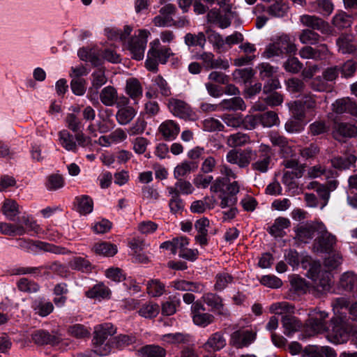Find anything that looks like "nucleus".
Here are the masks:
<instances>
[{
  "label": "nucleus",
  "mask_w": 357,
  "mask_h": 357,
  "mask_svg": "<svg viewBox=\"0 0 357 357\" xmlns=\"http://www.w3.org/2000/svg\"><path fill=\"white\" fill-rule=\"evenodd\" d=\"M116 328L111 323H105L95 327L93 344L94 352L100 356H105L109 353L110 347L105 344L106 340L114 335Z\"/></svg>",
  "instance_id": "nucleus-1"
},
{
  "label": "nucleus",
  "mask_w": 357,
  "mask_h": 357,
  "mask_svg": "<svg viewBox=\"0 0 357 357\" xmlns=\"http://www.w3.org/2000/svg\"><path fill=\"white\" fill-rule=\"evenodd\" d=\"M296 51V46L287 35L279 36L276 40L268 46L264 52L266 58L280 56L284 54H291Z\"/></svg>",
  "instance_id": "nucleus-2"
},
{
  "label": "nucleus",
  "mask_w": 357,
  "mask_h": 357,
  "mask_svg": "<svg viewBox=\"0 0 357 357\" xmlns=\"http://www.w3.org/2000/svg\"><path fill=\"white\" fill-rule=\"evenodd\" d=\"M336 236L330 233L323 224L312 245L315 252L330 253L333 251L336 245Z\"/></svg>",
  "instance_id": "nucleus-3"
},
{
  "label": "nucleus",
  "mask_w": 357,
  "mask_h": 357,
  "mask_svg": "<svg viewBox=\"0 0 357 357\" xmlns=\"http://www.w3.org/2000/svg\"><path fill=\"white\" fill-rule=\"evenodd\" d=\"M173 55L174 53L168 47L149 50L147 53L146 67L150 71L157 72L158 70V63L165 64L168 59Z\"/></svg>",
  "instance_id": "nucleus-4"
},
{
  "label": "nucleus",
  "mask_w": 357,
  "mask_h": 357,
  "mask_svg": "<svg viewBox=\"0 0 357 357\" xmlns=\"http://www.w3.org/2000/svg\"><path fill=\"white\" fill-rule=\"evenodd\" d=\"M149 34V31L146 30H139L138 35L132 37L128 41L127 47L133 59L138 61L143 59Z\"/></svg>",
  "instance_id": "nucleus-5"
},
{
  "label": "nucleus",
  "mask_w": 357,
  "mask_h": 357,
  "mask_svg": "<svg viewBox=\"0 0 357 357\" xmlns=\"http://www.w3.org/2000/svg\"><path fill=\"white\" fill-rule=\"evenodd\" d=\"M48 274L50 271L62 277L66 278L68 275V270L66 266L59 262L54 261L50 264H47L39 267H21L17 269V274H36L40 275L42 270Z\"/></svg>",
  "instance_id": "nucleus-6"
},
{
  "label": "nucleus",
  "mask_w": 357,
  "mask_h": 357,
  "mask_svg": "<svg viewBox=\"0 0 357 357\" xmlns=\"http://www.w3.org/2000/svg\"><path fill=\"white\" fill-rule=\"evenodd\" d=\"M129 98L122 96H120L119 102L116 107L118 110L116 113V120L119 124L126 126L130 123L137 114V110L129 105Z\"/></svg>",
  "instance_id": "nucleus-7"
},
{
  "label": "nucleus",
  "mask_w": 357,
  "mask_h": 357,
  "mask_svg": "<svg viewBox=\"0 0 357 357\" xmlns=\"http://www.w3.org/2000/svg\"><path fill=\"white\" fill-rule=\"evenodd\" d=\"M256 156V153L250 148L237 151L231 149L226 155V160L234 165H237L240 168H245L249 165L251 160Z\"/></svg>",
  "instance_id": "nucleus-8"
},
{
  "label": "nucleus",
  "mask_w": 357,
  "mask_h": 357,
  "mask_svg": "<svg viewBox=\"0 0 357 357\" xmlns=\"http://www.w3.org/2000/svg\"><path fill=\"white\" fill-rule=\"evenodd\" d=\"M269 139L272 145L278 149V154L284 158H290L294 156L295 150L290 144L289 140L278 132H271L269 135Z\"/></svg>",
  "instance_id": "nucleus-9"
},
{
  "label": "nucleus",
  "mask_w": 357,
  "mask_h": 357,
  "mask_svg": "<svg viewBox=\"0 0 357 357\" xmlns=\"http://www.w3.org/2000/svg\"><path fill=\"white\" fill-rule=\"evenodd\" d=\"M204 303L211 308V311L218 315L227 318L230 316L229 310L225 306L223 299L213 293H206L202 296Z\"/></svg>",
  "instance_id": "nucleus-10"
},
{
  "label": "nucleus",
  "mask_w": 357,
  "mask_h": 357,
  "mask_svg": "<svg viewBox=\"0 0 357 357\" xmlns=\"http://www.w3.org/2000/svg\"><path fill=\"white\" fill-rule=\"evenodd\" d=\"M256 338V334L250 330H238L232 333L229 344L237 349L247 347Z\"/></svg>",
  "instance_id": "nucleus-11"
},
{
  "label": "nucleus",
  "mask_w": 357,
  "mask_h": 357,
  "mask_svg": "<svg viewBox=\"0 0 357 357\" xmlns=\"http://www.w3.org/2000/svg\"><path fill=\"white\" fill-rule=\"evenodd\" d=\"M259 158L252 164V167L254 170L264 173L268 169L273 155L272 150L268 145L261 144L259 147Z\"/></svg>",
  "instance_id": "nucleus-12"
},
{
  "label": "nucleus",
  "mask_w": 357,
  "mask_h": 357,
  "mask_svg": "<svg viewBox=\"0 0 357 357\" xmlns=\"http://www.w3.org/2000/svg\"><path fill=\"white\" fill-rule=\"evenodd\" d=\"M322 222L307 223L298 227L296 229L297 238L303 243H308L313 237L318 234L321 229Z\"/></svg>",
  "instance_id": "nucleus-13"
},
{
  "label": "nucleus",
  "mask_w": 357,
  "mask_h": 357,
  "mask_svg": "<svg viewBox=\"0 0 357 357\" xmlns=\"http://www.w3.org/2000/svg\"><path fill=\"white\" fill-rule=\"evenodd\" d=\"M240 186L238 181H233L226 185L224 195H221V208H225L229 206H234L237 202L236 195L239 192Z\"/></svg>",
  "instance_id": "nucleus-14"
},
{
  "label": "nucleus",
  "mask_w": 357,
  "mask_h": 357,
  "mask_svg": "<svg viewBox=\"0 0 357 357\" xmlns=\"http://www.w3.org/2000/svg\"><path fill=\"white\" fill-rule=\"evenodd\" d=\"M168 107L174 115L183 119H191L193 112L190 107L184 101L172 98L169 100Z\"/></svg>",
  "instance_id": "nucleus-15"
},
{
  "label": "nucleus",
  "mask_w": 357,
  "mask_h": 357,
  "mask_svg": "<svg viewBox=\"0 0 357 357\" xmlns=\"http://www.w3.org/2000/svg\"><path fill=\"white\" fill-rule=\"evenodd\" d=\"M299 20L303 26H307L311 30H317L325 33L328 29V22L317 15L305 14L301 15Z\"/></svg>",
  "instance_id": "nucleus-16"
},
{
  "label": "nucleus",
  "mask_w": 357,
  "mask_h": 357,
  "mask_svg": "<svg viewBox=\"0 0 357 357\" xmlns=\"http://www.w3.org/2000/svg\"><path fill=\"white\" fill-rule=\"evenodd\" d=\"M339 52L342 54H351L356 50L355 36L351 33H342L336 40Z\"/></svg>",
  "instance_id": "nucleus-17"
},
{
  "label": "nucleus",
  "mask_w": 357,
  "mask_h": 357,
  "mask_svg": "<svg viewBox=\"0 0 357 357\" xmlns=\"http://www.w3.org/2000/svg\"><path fill=\"white\" fill-rule=\"evenodd\" d=\"M333 135L338 141H341L344 137H354L357 136V128L351 123H339L335 124Z\"/></svg>",
  "instance_id": "nucleus-18"
},
{
  "label": "nucleus",
  "mask_w": 357,
  "mask_h": 357,
  "mask_svg": "<svg viewBox=\"0 0 357 357\" xmlns=\"http://www.w3.org/2000/svg\"><path fill=\"white\" fill-rule=\"evenodd\" d=\"M333 109L337 114L349 113L357 116V104L349 98L337 100L333 104Z\"/></svg>",
  "instance_id": "nucleus-19"
},
{
  "label": "nucleus",
  "mask_w": 357,
  "mask_h": 357,
  "mask_svg": "<svg viewBox=\"0 0 357 357\" xmlns=\"http://www.w3.org/2000/svg\"><path fill=\"white\" fill-rule=\"evenodd\" d=\"M99 98L102 104L107 107L117 106L120 100L116 89L112 86L104 87L100 92Z\"/></svg>",
  "instance_id": "nucleus-20"
},
{
  "label": "nucleus",
  "mask_w": 357,
  "mask_h": 357,
  "mask_svg": "<svg viewBox=\"0 0 357 357\" xmlns=\"http://www.w3.org/2000/svg\"><path fill=\"white\" fill-rule=\"evenodd\" d=\"M176 179V182L174 185L167 187L169 195L180 196L181 194L190 195L193 192L195 189L190 181L183 178Z\"/></svg>",
  "instance_id": "nucleus-21"
},
{
  "label": "nucleus",
  "mask_w": 357,
  "mask_h": 357,
  "mask_svg": "<svg viewBox=\"0 0 357 357\" xmlns=\"http://www.w3.org/2000/svg\"><path fill=\"white\" fill-rule=\"evenodd\" d=\"M328 317V313L324 311H319L314 317L308 320V326L317 333H323L328 329L325 319Z\"/></svg>",
  "instance_id": "nucleus-22"
},
{
  "label": "nucleus",
  "mask_w": 357,
  "mask_h": 357,
  "mask_svg": "<svg viewBox=\"0 0 357 357\" xmlns=\"http://www.w3.org/2000/svg\"><path fill=\"white\" fill-rule=\"evenodd\" d=\"M179 131L178 125L172 120L165 121L159 126V132L166 140L174 139Z\"/></svg>",
  "instance_id": "nucleus-23"
},
{
  "label": "nucleus",
  "mask_w": 357,
  "mask_h": 357,
  "mask_svg": "<svg viewBox=\"0 0 357 357\" xmlns=\"http://www.w3.org/2000/svg\"><path fill=\"white\" fill-rule=\"evenodd\" d=\"M31 339L34 343L40 345L48 344L56 345L60 342L59 337L43 330H38L32 333Z\"/></svg>",
  "instance_id": "nucleus-24"
},
{
  "label": "nucleus",
  "mask_w": 357,
  "mask_h": 357,
  "mask_svg": "<svg viewBox=\"0 0 357 357\" xmlns=\"http://www.w3.org/2000/svg\"><path fill=\"white\" fill-rule=\"evenodd\" d=\"M219 106L222 109L229 111H244L246 109V105L244 100L239 96L224 99L220 102Z\"/></svg>",
  "instance_id": "nucleus-25"
},
{
  "label": "nucleus",
  "mask_w": 357,
  "mask_h": 357,
  "mask_svg": "<svg viewBox=\"0 0 357 357\" xmlns=\"http://www.w3.org/2000/svg\"><path fill=\"white\" fill-rule=\"evenodd\" d=\"M342 320L340 318H333L331 320V335L333 342L340 343L347 337L346 329L342 325Z\"/></svg>",
  "instance_id": "nucleus-26"
},
{
  "label": "nucleus",
  "mask_w": 357,
  "mask_h": 357,
  "mask_svg": "<svg viewBox=\"0 0 357 357\" xmlns=\"http://www.w3.org/2000/svg\"><path fill=\"white\" fill-rule=\"evenodd\" d=\"M172 285L175 289L178 291H192L195 293L202 292L204 289L201 283L189 282L184 280L173 281Z\"/></svg>",
  "instance_id": "nucleus-27"
},
{
  "label": "nucleus",
  "mask_w": 357,
  "mask_h": 357,
  "mask_svg": "<svg viewBox=\"0 0 357 357\" xmlns=\"http://www.w3.org/2000/svg\"><path fill=\"white\" fill-rule=\"evenodd\" d=\"M126 92L132 100H139L143 93L142 84L135 78L128 79L126 81Z\"/></svg>",
  "instance_id": "nucleus-28"
},
{
  "label": "nucleus",
  "mask_w": 357,
  "mask_h": 357,
  "mask_svg": "<svg viewBox=\"0 0 357 357\" xmlns=\"http://www.w3.org/2000/svg\"><path fill=\"white\" fill-rule=\"evenodd\" d=\"M225 345L226 340L224 334L222 332H216L209 337L204 347L206 349L219 351L224 348Z\"/></svg>",
  "instance_id": "nucleus-29"
},
{
  "label": "nucleus",
  "mask_w": 357,
  "mask_h": 357,
  "mask_svg": "<svg viewBox=\"0 0 357 357\" xmlns=\"http://www.w3.org/2000/svg\"><path fill=\"white\" fill-rule=\"evenodd\" d=\"M273 3L268 6L267 13L273 17H284L289 9L287 3L283 0H275Z\"/></svg>",
  "instance_id": "nucleus-30"
},
{
  "label": "nucleus",
  "mask_w": 357,
  "mask_h": 357,
  "mask_svg": "<svg viewBox=\"0 0 357 357\" xmlns=\"http://www.w3.org/2000/svg\"><path fill=\"white\" fill-rule=\"evenodd\" d=\"M290 226V221L287 218L279 217L275 220L273 225L268 229V233L275 237H281L284 234V229Z\"/></svg>",
  "instance_id": "nucleus-31"
},
{
  "label": "nucleus",
  "mask_w": 357,
  "mask_h": 357,
  "mask_svg": "<svg viewBox=\"0 0 357 357\" xmlns=\"http://www.w3.org/2000/svg\"><path fill=\"white\" fill-rule=\"evenodd\" d=\"M281 321L284 328V333L287 336L297 331L301 327L300 321L293 314L284 315Z\"/></svg>",
  "instance_id": "nucleus-32"
},
{
  "label": "nucleus",
  "mask_w": 357,
  "mask_h": 357,
  "mask_svg": "<svg viewBox=\"0 0 357 357\" xmlns=\"http://www.w3.org/2000/svg\"><path fill=\"white\" fill-rule=\"evenodd\" d=\"M197 163L194 161H183L174 168V176L175 178H182L197 169Z\"/></svg>",
  "instance_id": "nucleus-33"
},
{
  "label": "nucleus",
  "mask_w": 357,
  "mask_h": 357,
  "mask_svg": "<svg viewBox=\"0 0 357 357\" xmlns=\"http://www.w3.org/2000/svg\"><path fill=\"white\" fill-rule=\"evenodd\" d=\"M357 157L353 154L342 157H334L331 159V163L333 167L337 169H347L356 162Z\"/></svg>",
  "instance_id": "nucleus-34"
},
{
  "label": "nucleus",
  "mask_w": 357,
  "mask_h": 357,
  "mask_svg": "<svg viewBox=\"0 0 357 357\" xmlns=\"http://www.w3.org/2000/svg\"><path fill=\"white\" fill-rule=\"evenodd\" d=\"M307 188L309 189L314 190L317 192L321 201V209L325 207L327 205L330 198V193L328 192L327 188L325 187V185L321 184L316 181H313L309 183Z\"/></svg>",
  "instance_id": "nucleus-35"
},
{
  "label": "nucleus",
  "mask_w": 357,
  "mask_h": 357,
  "mask_svg": "<svg viewBox=\"0 0 357 357\" xmlns=\"http://www.w3.org/2000/svg\"><path fill=\"white\" fill-rule=\"evenodd\" d=\"M61 145L67 151L76 152L77 144L75 141V135L70 134L67 130H62L59 132Z\"/></svg>",
  "instance_id": "nucleus-36"
},
{
  "label": "nucleus",
  "mask_w": 357,
  "mask_h": 357,
  "mask_svg": "<svg viewBox=\"0 0 357 357\" xmlns=\"http://www.w3.org/2000/svg\"><path fill=\"white\" fill-rule=\"evenodd\" d=\"M333 24L339 29L349 28L353 23V17L344 11H339L333 17Z\"/></svg>",
  "instance_id": "nucleus-37"
},
{
  "label": "nucleus",
  "mask_w": 357,
  "mask_h": 357,
  "mask_svg": "<svg viewBox=\"0 0 357 357\" xmlns=\"http://www.w3.org/2000/svg\"><path fill=\"white\" fill-rule=\"evenodd\" d=\"M340 287L348 291L357 290V275L353 272H347L342 275L340 280Z\"/></svg>",
  "instance_id": "nucleus-38"
},
{
  "label": "nucleus",
  "mask_w": 357,
  "mask_h": 357,
  "mask_svg": "<svg viewBox=\"0 0 357 357\" xmlns=\"http://www.w3.org/2000/svg\"><path fill=\"white\" fill-rule=\"evenodd\" d=\"M154 89L164 97H169L172 95L171 87L166 79L160 75H158L153 79Z\"/></svg>",
  "instance_id": "nucleus-39"
},
{
  "label": "nucleus",
  "mask_w": 357,
  "mask_h": 357,
  "mask_svg": "<svg viewBox=\"0 0 357 357\" xmlns=\"http://www.w3.org/2000/svg\"><path fill=\"white\" fill-rule=\"evenodd\" d=\"M309 357H335V351L329 347L312 346L306 349Z\"/></svg>",
  "instance_id": "nucleus-40"
},
{
  "label": "nucleus",
  "mask_w": 357,
  "mask_h": 357,
  "mask_svg": "<svg viewBox=\"0 0 357 357\" xmlns=\"http://www.w3.org/2000/svg\"><path fill=\"white\" fill-rule=\"evenodd\" d=\"M92 86L89 88V93L93 91L94 93H98V90L103 86L107 81L105 76V70L102 68H98L95 70L92 75Z\"/></svg>",
  "instance_id": "nucleus-41"
},
{
  "label": "nucleus",
  "mask_w": 357,
  "mask_h": 357,
  "mask_svg": "<svg viewBox=\"0 0 357 357\" xmlns=\"http://www.w3.org/2000/svg\"><path fill=\"white\" fill-rule=\"evenodd\" d=\"M270 310L272 313L283 317L284 315L294 314L295 307L292 304L282 301L272 304L270 307Z\"/></svg>",
  "instance_id": "nucleus-42"
},
{
  "label": "nucleus",
  "mask_w": 357,
  "mask_h": 357,
  "mask_svg": "<svg viewBox=\"0 0 357 357\" xmlns=\"http://www.w3.org/2000/svg\"><path fill=\"white\" fill-rule=\"evenodd\" d=\"M2 213L10 221H14L15 218L20 213L17 203L11 199H6L2 206Z\"/></svg>",
  "instance_id": "nucleus-43"
},
{
  "label": "nucleus",
  "mask_w": 357,
  "mask_h": 357,
  "mask_svg": "<svg viewBox=\"0 0 357 357\" xmlns=\"http://www.w3.org/2000/svg\"><path fill=\"white\" fill-rule=\"evenodd\" d=\"M0 231L8 236H22L26 233V229L20 224L15 225L6 222L0 223Z\"/></svg>",
  "instance_id": "nucleus-44"
},
{
  "label": "nucleus",
  "mask_w": 357,
  "mask_h": 357,
  "mask_svg": "<svg viewBox=\"0 0 357 357\" xmlns=\"http://www.w3.org/2000/svg\"><path fill=\"white\" fill-rule=\"evenodd\" d=\"M185 44L188 47L199 46L204 49L206 42V36L203 32H199L197 34L188 33L184 37Z\"/></svg>",
  "instance_id": "nucleus-45"
},
{
  "label": "nucleus",
  "mask_w": 357,
  "mask_h": 357,
  "mask_svg": "<svg viewBox=\"0 0 357 357\" xmlns=\"http://www.w3.org/2000/svg\"><path fill=\"white\" fill-rule=\"evenodd\" d=\"M160 312V307L157 303L149 302L143 304L138 310L139 314L146 319L157 317Z\"/></svg>",
  "instance_id": "nucleus-46"
},
{
  "label": "nucleus",
  "mask_w": 357,
  "mask_h": 357,
  "mask_svg": "<svg viewBox=\"0 0 357 357\" xmlns=\"http://www.w3.org/2000/svg\"><path fill=\"white\" fill-rule=\"evenodd\" d=\"M77 203V211L82 215H87L93 211V199L87 195H82L76 197Z\"/></svg>",
  "instance_id": "nucleus-47"
},
{
  "label": "nucleus",
  "mask_w": 357,
  "mask_h": 357,
  "mask_svg": "<svg viewBox=\"0 0 357 357\" xmlns=\"http://www.w3.org/2000/svg\"><path fill=\"white\" fill-rule=\"evenodd\" d=\"M250 141L248 135L242 132H237L230 135L227 139V144L231 148L243 146Z\"/></svg>",
  "instance_id": "nucleus-48"
},
{
  "label": "nucleus",
  "mask_w": 357,
  "mask_h": 357,
  "mask_svg": "<svg viewBox=\"0 0 357 357\" xmlns=\"http://www.w3.org/2000/svg\"><path fill=\"white\" fill-rule=\"evenodd\" d=\"M309 85L313 91L318 92H329L333 88L332 84L328 83L322 75L312 78Z\"/></svg>",
  "instance_id": "nucleus-49"
},
{
  "label": "nucleus",
  "mask_w": 357,
  "mask_h": 357,
  "mask_svg": "<svg viewBox=\"0 0 357 357\" xmlns=\"http://www.w3.org/2000/svg\"><path fill=\"white\" fill-rule=\"evenodd\" d=\"M139 352L142 357H165L166 351L158 345H146L143 347Z\"/></svg>",
  "instance_id": "nucleus-50"
},
{
  "label": "nucleus",
  "mask_w": 357,
  "mask_h": 357,
  "mask_svg": "<svg viewBox=\"0 0 357 357\" xmlns=\"http://www.w3.org/2000/svg\"><path fill=\"white\" fill-rule=\"evenodd\" d=\"M93 250L96 254L105 257L114 256L117 252L116 246L107 242L96 244Z\"/></svg>",
  "instance_id": "nucleus-51"
},
{
  "label": "nucleus",
  "mask_w": 357,
  "mask_h": 357,
  "mask_svg": "<svg viewBox=\"0 0 357 357\" xmlns=\"http://www.w3.org/2000/svg\"><path fill=\"white\" fill-rule=\"evenodd\" d=\"M110 294V291L104 284L100 283L93 286V288L85 292L86 296L90 298H106Z\"/></svg>",
  "instance_id": "nucleus-52"
},
{
  "label": "nucleus",
  "mask_w": 357,
  "mask_h": 357,
  "mask_svg": "<svg viewBox=\"0 0 357 357\" xmlns=\"http://www.w3.org/2000/svg\"><path fill=\"white\" fill-rule=\"evenodd\" d=\"M162 340L169 344H185L190 341V335L183 333H167L163 335Z\"/></svg>",
  "instance_id": "nucleus-53"
},
{
  "label": "nucleus",
  "mask_w": 357,
  "mask_h": 357,
  "mask_svg": "<svg viewBox=\"0 0 357 357\" xmlns=\"http://www.w3.org/2000/svg\"><path fill=\"white\" fill-rule=\"evenodd\" d=\"M284 256L287 262L294 268L298 267L301 262L303 266L305 267V261H308L309 260V257L307 256L302 257L295 250H288Z\"/></svg>",
  "instance_id": "nucleus-54"
},
{
  "label": "nucleus",
  "mask_w": 357,
  "mask_h": 357,
  "mask_svg": "<svg viewBox=\"0 0 357 357\" xmlns=\"http://www.w3.org/2000/svg\"><path fill=\"white\" fill-rule=\"evenodd\" d=\"M320 38L319 33L310 29H303L299 35V40L301 43L311 45L317 44Z\"/></svg>",
  "instance_id": "nucleus-55"
},
{
  "label": "nucleus",
  "mask_w": 357,
  "mask_h": 357,
  "mask_svg": "<svg viewBox=\"0 0 357 357\" xmlns=\"http://www.w3.org/2000/svg\"><path fill=\"white\" fill-rule=\"evenodd\" d=\"M207 39L212 44L214 49L222 50L225 46V40L222 36L218 32L208 29L206 31Z\"/></svg>",
  "instance_id": "nucleus-56"
},
{
  "label": "nucleus",
  "mask_w": 357,
  "mask_h": 357,
  "mask_svg": "<svg viewBox=\"0 0 357 357\" xmlns=\"http://www.w3.org/2000/svg\"><path fill=\"white\" fill-rule=\"evenodd\" d=\"M260 124L264 127L271 128L278 125L279 118L276 112L268 111L263 114H259Z\"/></svg>",
  "instance_id": "nucleus-57"
},
{
  "label": "nucleus",
  "mask_w": 357,
  "mask_h": 357,
  "mask_svg": "<svg viewBox=\"0 0 357 357\" xmlns=\"http://www.w3.org/2000/svg\"><path fill=\"white\" fill-rule=\"evenodd\" d=\"M181 301L176 296L169 297V300L162 304L161 311L165 316L174 314L176 311V307L179 306Z\"/></svg>",
  "instance_id": "nucleus-58"
},
{
  "label": "nucleus",
  "mask_w": 357,
  "mask_h": 357,
  "mask_svg": "<svg viewBox=\"0 0 357 357\" xmlns=\"http://www.w3.org/2000/svg\"><path fill=\"white\" fill-rule=\"evenodd\" d=\"M165 291V285L158 280H151L147 283V293L153 297L162 296Z\"/></svg>",
  "instance_id": "nucleus-59"
},
{
  "label": "nucleus",
  "mask_w": 357,
  "mask_h": 357,
  "mask_svg": "<svg viewBox=\"0 0 357 357\" xmlns=\"http://www.w3.org/2000/svg\"><path fill=\"white\" fill-rule=\"evenodd\" d=\"M334 172L332 170H328L324 166L321 165H317L308 168L307 175L310 178H316L320 177L322 175L326 176L327 178L330 176L333 177Z\"/></svg>",
  "instance_id": "nucleus-60"
},
{
  "label": "nucleus",
  "mask_w": 357,
  "mask_h": 357,
  "mask_svg": "<svg viewBox=\"0 0 357 357\" xmlns=\"http://www.w3.org/2000/svg\"><path fill=\"white\" fill-rule=\"evenodd\" d=\"M70 266L72 269L85 273L90 272L92 268L90 261L80 257H75L72 259L70 261Z\"/></svg>",
  "instance_id": "nucleus-61"
},
{
  "label": "nucleus",
  "mask_w": 357,
  "mask_h": 357,
  "mask_svg": "<svg viewBox=\"0 0 357 357\" xmlns=\"http://www.w3.org/2000/svg\"><path fill=\"white\" fill-rule=\"evenodd\" d=\"M64 183V178L61 175L53 174L47 177L45 186L47 190L54 191L63 188Z\"/></svg>",
  "instance_id": "nucleus-62"
},
{
  "label": "nucleus",
  "mask_w": 357,
  "mask_h": 357,
  "mask_svg": "<svg viewBox=\"0 0 357 357\" xmlns=\"http://www.w3.org/2000/svg\"><path fill=\"white\" fill-rule=\"evenodd\" d=\"M233 277L228 273H220L215 276L214 289L216 291H222L227 285L233 282Z\"/></svg>",
  "instance_id": "nucleus-63"
},
{
  "label": "nucleus",
  "mask_w": 357,
  "mask_h": 357,
  "mask_svg": "<svg viewBox=\"0 0 357 357\" xmlns=\"http://www.w3.org/2000/svg\"><path fill=\"white\" fill-rule=\"evenodd\" d=\"M215 317L213 314L207 312H201L192 315V320L195 324L206 327L214 321Z\"/></svg>",
  "instance_id": "nucleus-64"
}]
</instances>
